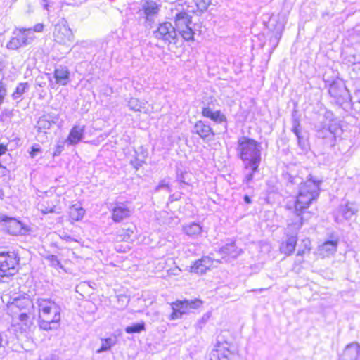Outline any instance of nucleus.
<instances>
[{
	"mask_svg": "<svg viewBox=\"0 0 360 360\" xmlns=\"http://www.w3.org/2000/svg\"><path fill=\"white\" fill-rule=\"evenodd\" d=\"M280 37H281V36H279L278 37H276L275 39H276V41H278V39H280Z\"/></svg>",
	"mask_w": 360,
	"mask_h": 360,
	"instance_id": "52",
	"label": "nucleus"
},
{
	"mask_svg": "<svg viewBox=\"0 0 360 360\" xmlns=\"http://www.w3.org/2000/svg\"><path fill=\"white\" fill-rule=\"evenodd\" d=\"M145 155H146V151H144V155H143V157H145Z\"/></svg>",
	"mask_w": 360,
	"mask_h": 360,
	"instance_id": "53",
	"label": "nucleus"
},
{
	"mask_svg": "<svg viewBox=\"0 0 360 360\" xmlns=\"http://www.w3.org/2000/svg\"><path fill=\"white\" fill-rule=\"evenodd\" d=\"M30 29H31V32L34 31L36 32H41L43 31L44 25L41 23H38L36 25H34L33 28H30Z\"/></svg>",
	"mask_w": 360,
	"mask_h": 360,
	"instance_id": "44",
	"label": "nucleus"
},
{
	"mask_svg": "<svg viewBox=\"0 0 360 360\" xmlns=\"http://www.w3.org/2000/svg\"><path fill=\"white\" fill-rule=\"evenodd\" d=\"M302 248L298 250L297 255L303 256L306 253H309L311 250V240L308 238H305L301 241Z\"/></svg>",
	"mask_w": 360,
	"mask_h": 360,
	"instance_id": "33",
	"label": "nucleus"
},
{
	"mask_svg": "<svg viewBox=\"0 0 360 360\" xmlns=\"http://www.w3.org/2000/svg\"><path fill=\"white\" fill-rule=\"evenodd\" d=\"M244 199H245V200L248 203H250V202H251V200H250V198H249V196L245 195V196L244 197Z\"/></svg>",
	"mask_w": 360,
	"mask_h": 360,
	"instance_id": "50",
	"label": "nucleus"
},
{
	"mask_svg": "<svg viewBox=\"0 0 360 360\" xmlns=\"http://www.w3.org/2000/svg\"><path fill=\"white\" fill-rule=\"evenodd\" d=\"M38 326L46 331L54 330L60 327L61 308L54 300L41 298L37 300Z\"/></svg>",
	"mask_w": 360,
	"mask_h": 360,
	"instance_id": "2",
	"label": "nucleus"
},
{
	"mask_svg": "<svg viewBox=\"0 0 360 360\" xmlns=\"http://www.w3.org/2000/svg\"><path fill=\"white\" fill-rule=\"evenodd\" d=\"M129 108L134 111H141L145 108V103L136 98H131L128 102Z\"/></svg>",
	"mask_w": 360,
	"mask_h": 360,
	"instance_id": "34",
	"label": "nucleus"
},
{
	"mask_svg": "<svg viewBox=\"0 0 360 360\" xmlns=\"http://www.w3.org/2000/svg\"><path fill=\"white\" fill-rule=\"evenodd\" d=\"M29 85L27 82L20 83L17 87L15 88L14 92L12 94V98L14 100L20 98L22 95L25 92V91L28 89Z\"/></svg>",
	"mask_w": 360,
	"mask_h": 360,
	"instance_id": "31",
	"label": "nucleus"
},
{
	"mask_svg": "<svg viewBox=\"0 0 360 360\" xmlns=\"http://www.w3.org/2000/svg\"><path fill=\"white\" fill-rule=\"evenodd\" d=\"M326 128L328 129V134L333 138H335L336 134H338V132L342 130L340 124L336 122H330Z\"/></svg>",
	"mask_w": 360,
	"mask_h": 360,
	"instance_id": "36",
	"label": "nucleus"
},
{
	"mask_svg": "<svg viewBox=\"0 0 360 360\" xmlns=\"http://www.w3.org/2000/svg\"><path fill=\"white\" fill-rule=\"evenodd\" d=\"M41 153V147L39 145L35 144L31 147V150L30 152V155L32 158H34Z\"/></svg>",
	"mask_w": 360,
	"mask_h": 360,
	"instance_id": "41",
	"label": "nucleus"
},
{
	"mask_svg": "<svg viewBox=\"0 0 360 360\" xmlns=\"http://www.w3.org/2000/svg\"><path fill=\"white\" fill-rule=\"evenodd\" d=\"M145 155H146V151H144V155H143V157H145Z\"/></svg>",
	"mask_w": 360,
	"mask_h": 360,
	"instance_id": "54",
	"label": "nucleus"
},
{
	"mask_svg": "<svg viewBox=\"0 0 360 360\" xmlns=\"http://www.w3.org/2000/svg\"><path fill=\"white\" fill-rule=\"evenodd\" d=\"M130 215V209L123 202H117L112 210V219L120 222Z\"/></svg>",
	"mask_w": 360,
	"mask_h": 360,
	"instance_id": "21",
	"label": "nucleus"
},
{
	"mask_svg": "<svg viewBox=\"0 0 360 360\" xmlns=\"http://www.w3.org/2000/svg\"><path fill=\"white\" fill-rule=\"evenodd\" d=\"M54 78L56 84L65 86L70 82V71L66 66L59 65L55 68Z\"/></svg>",
	"mask_w": 360,
	"mask_h": 360,
	"instance_id": "23",
	"label": "nucleus"
},
{
	"mask_svg": "<svg viewBox=\"0 0 360 360\" xmlns=\"http://www.w3.org/2000/svg\"><path fill=\"white\" fill-rule=\"evenodd\" d=\"M183 231L189 237L195 238L202 233L201 226L196 223H191L183 227Z\"/></svg>",
	"mask_w": 360,
	"mask_h": 360,
	"instance_id": "27",
	"label": "nucleus"
},
{
	"mask_svg": "<svg viewBox=\"0 0 360 360\" xmlns=\"http://www.w3.org/2000/svg\"><path fill=\"white\" fill-rule=\"evenodd\" d=\"M137 238V228L134 223L127 224L117 234L115 240V248L117 251L125 252L129 247L124 248L121 245L122 243H131Z\"/></svg>",
	"mask_w": 360,
	"mask_h": 360,
	"instance_id": "9",
	"label": "nucleus"
},
{
	"mask_svg": "<svg viewBox=\"0 0 360 360\" xmlns=\"http://www.w3.org/2000/svg\"><path fill=\"white\" fill-rule=\"evenodd\" d=\"M359 355H360V349L359 347L356 345H349L344 351V356L347 358H349V360H356Z\"/></svg>",
	"mask_w": 360,
	"mask_h": 360,
	"instance_id": "28",
	"label": "nucleus"
},
{
	"mask_svg": "<svg viewBox=\"0 0 360 360\" xmlns=\"http://www.w3.org/2000/svg\"><path fill=\"white\" fill-rule=\"evenodd\" d=\"M38 360H58L54 356H48L43 358H40Z\"/></svg>",
	"mask_w": 360,
	"mask_h": 360,
	"instance_id": "49",
	"label": "nucleus"
},
{
	"mask_svg": "<svg viewBox=\"0 0 360 360\" xmlns=\"http://www.w3.org/2000/svg\"><path fill=\"white\" fill-rule=\"evenodd\" d=\"M146 330V324L144 321H140L128 326L125 328L124 330L128 334L139 333Z\"/></svg>",
	"mask_w": 360,
	"mask_h": 360,
	"instance_id": "29",
	"label": "nucleus"
},
{
	"mask_svg": "<svg viewBox=\"0 0 360 360\" xmlns=\"http://www.w3.org/2000/svg\"><path fill=\"white\" fill-rule=\"evenodd\" d=\"M319 181L305 182L301 186L294 203V215L299 219V226L304 223L303 214L319 195Z\"/></svg>",
	"mask_w": 360,
	"mask_h": 360,
	"instance_id": "3",
	"label": "nucleus"
},
{
	"mask_svg": "<svg viewBox=\"0 0 360 360\" xmlns=\"http://www.w3.org/2000/svg\"><path fill=\"white\" fill-rule=\"evenodd\" d=\"M52 1V0H41V4H42L43 7L48 10L49 4Z\"/></svg>",
	"mask_w": 360,
	"mask_h": 360,
	"instance_id": "47",
	"label": "nucleus"
},
{
	"mask_svg": "<svg viewBox=\"0 0 360 360\" xmlns=\"http://www.w3.org/2000/svg\"><path fill=\"white\" fill-rule=\"evenodd\" d=\"M232 345L227 342H217L210 354V360H232Z\"/></svg>",
	"mask_w": 360,
	"mask_h": 360,
	"instance_id": "14",
	"label": "nucleus"
},
{
	"mask_svg": "<svg viewBox=\"0 0 360 360\" xmlns=\"http://www.w3.org/2000/svg\"><path fill=\"white\" fill-rule=\"evenodd\" d=\"M115 342L116 340H112L111 338L101 339V346L97 349L96 353H101L110 350Z\"/></svg>",
	"mask_w": 360,
	"mask_h": 360,
	"instance_id": "30",
	"label": "nucleus"
},
{
	"mask_svg": "<svg viewBox=\"0 0 360 360\" xmlns=\"http://www.w3.org/2000/svg\"><path fill=\"white\" fill-rule=\"evenodd\" d=\"M223 251L225 254L231 256L232 257H236L238 255L240 254L241 250H239L234 243H230L226 245L223 248Z\"/></svg>",
	"mask_w": 360,
	"mask_h": 360,
	"instance_id": "32",
	"label": "nucleus"
},
{
	"mask_svg": "<svg viewBox=\"0 0 360 360\" xmlns=\"http://www.w3.org/2000/svg\"><path fill=\"white\" fill-rule=\"evenodd\" d=\"M20 269V257L11 249L0 248V282L18 274Z\"/></svg>",
	"mask_w": 360,
	"mask_h": 360,
	"instance_id": "4",
	"label": "nucleus"
},
{
	"mask_svg": "<svg viewBox=\"0 0 360 360\" xmlns=\"http://www.w3.org/2000/svg\"><path fill=\"white\" fill-rule=\"evenodd\" d=\"M196 7L200 11H204L207 9L211 4V0H193Z\"/></svg>",
	"mask_w": 360,
	"mask_h": 360,
	"instance_id": "38",
	"label": "nucleus"
},
{
	"mask_svg": "<svg viewBox=\"0 0 360 360\" xmlns=\"http://www.w3.org/2000/svg\"><path fill=\"white\" fill-rule=\"evenodd\" d=\"M317 136L320 139H326L331 136L328 134L327 128L323 127L322 129L317 131Z\"/></svg>",
	"mask_w": 360,
	"mask_h": 360,
	"instance_id": "42",
	"label": "nucleus"
},
{
	"mask_svg": "<svg viewBox=\"0 0 360 360\" xmlns=\"http://www.w3.org/2000/svg\"><path fill=\"white\" fill-rule=\"evenodd\" d=\"M63 150V146L58 145L56 146V148L54 153H53V155L54 156L59 155Z\"/></svg>",
	"mask_w": 360,
	"mask_h": 360,
	"instance_id": "46",
	"label": "nucleus"
},
{
	"mask_svg": "<svg viewBox=\"0 0 360 360\" xmlns=\"http://www.w3.org/2000/svg\"><path fill=\"white\" fill-rule=\"evenodd\" d=\"M297 239V234H287L279 245V252L285 257L292 255L295 250Z\"/></svg>",
	"mask_w": 360,
	"mask_h": 360,
	"instance_id": "17",
	"label": "nucleus"
},
{
	"mask_svg": "<svg viewBox=\"0 0 360 360\" xmlns=\"http://www.w3.org/2000/svg\"><path fill=\"white\" fill-rule=\"evenodd\" d=\"M237 143L238 155L244 162L245 168L248 171L246 180H252L261 162V143L244 136L239 137Z\"/></svg>",
	"mask_w": 360,
	"mask_h": 360,
	"instance_id": "1",
	"label": "nucleus"
},
{
	"mask_svg": "<svg viewBox=\"0 0 360 360\" xmlns=\"http://www.w3.org/2000/svg\"><path fill=\"white\" fill-rule=\"evenodd\" d=\"M292 131L295 134L298 135L300 131V119L297 117L296 113H293L292 115Z\"/></svg>",
	"mask_w": 360,
	"mask_h": 360,
	"instance_id": "35",
	"label": "nucleus"
},
{
	"mask_svg": "<svg viewBox=\"0 0 360 360\" xmlns=\"http://www.w3.org/2000/svg\"><path fill=\"white\" fill-rule=\"evenodd\" d=\"M65 203V198L62 195L51 193L39 203V210L43 214L56 213L62 209Z\"/></svg>",
	"mask_w": 360,
	"mask_h": 360,
	"instance_id": "8",
	"label": "nucleus"
},
{
	"mask_svg": "<svg viewBox=\"0 0 360 360\" xmlns=\"http://www.w3.org/2000/svg\"><path fill=\"white\" fill-rule=\"evenodd\" d=\"M194 132L203 140L211 141L215 134L209 124L202 120L198 121L194 126Z\"/></svg>",
	"mask_w": 360,
	"mask_h": 360,
	"instance_id": "18",
	"label": "nucleus"
},
{
	"mask_svg": "<svg viewBox=\"0 0 360 360\" xmlns=\"http://www.w3.org/2000/svg\"><path fill=\"white\" fill-rule=\"evenodd\" d=\"M13 307L20 311L19 322L16 324L20 328H29L32 324L34 318L32 300L25 297L17 298L13 302Z\"/></svg>",
	"mask_w": 360,
	"mask_h": 360,
	"instance_id": "6",
	"label": "nucleus"
},
{
	"mask_svg": "<svg viewBox=\"0 0 360 360\" xmlns=\"http://www.w3.org/2000/svg\"><path fill=\"white\" fill-rule=\"evenodd\" d=\"M323 80L326 83L328 84V92L332 97L341 102L346 101L349 98V91L346 88L342 79H336L330 80L328 78H326V75H324Z\"/></svg>",
	"mask_w": 360,
	"mask_h": 360,
	"instance_id": "12",
	"label": "nucleus"
},
{
	"mask_svg": "<svg viewBox=\"0 0 360 360\" xmlns=\"http://www.w3.org/2000/svg\"><path fill=\"white\" fill-rule=\"evenodd\" d=\"M0 225L9 234L20 236L27 233L30 229L15 218L3 216L0 217Z\"/></svg>",
	"mask_w": 360,
	"mask_h": 360,
	"instance_id": "13",
	"label": "nucleus"
},
{
	"mask_svg": "<svg viewBox=\"0 0 360 360\" xmlns=\"http://www.w3.org/2000/svg\"><path fill=\"white\" fill-rule=\"evenodd\" d=\"M203 304L201 299L193 300H176L170 303L172 312L169 316L170 321H174L181 318L184 315L188 314L191 310L199 309Z\"/></svg>",
	"mask_w": 360,
	"mask_h": 360,
	"instance_id": "5",
	"label": "nucleus"
},
{
	"mask_svg": "<svg viewBox=\"0 0 360 360\" xmlns=\"http://www.w3.org/2000/svg\"><path fill=\"white\" fill-rule=\"evenodd\" d=\"M4 68V65H3L2 62H0V71H1Z\"/></svg>",
	"mask_w": 360,
	"mask_h": 360,
	"instance_id": "51",
	"label": "nucleus"
},
{
	"mask_svg": "<svg viewBox=\"0 0 360 360\" xmlns=\"http://www.w3.org/2000/svg\"><path fill=\"white\" fill-rule=\"evenodd\" d=\"M297 139V144L299 147L302 150V151H307L308 146L305 141L304 140L303 136L301 135V133H299L298 135H295Z\"/></svg>",
	"mask_w": 360,
	"mask_h": 360,
	"instance_id": "39",
	"label": "nucleus"
},
{
	"mask_svg": "<svg viewBox=\"0 0 360 360\" xmlns=\"http://www.w3.org/2000/svg\"><path fill=\"white\" fill-rule=\"evenodd\" d=\"M84 132V126H74L70 130L67 141H68L70 145L77 144L83 139Z\"/></svg>",
	"mask_w": 360,
	"mask_h": 360,
	"instance_id": "25",
	"label": "nucleus"
},
{
	"mask_svg": "<svg viewBox=\"0 0 360 360\" xmlns=\"http://www.w3.org/2000/svg\"><path fill=\"white\" fill-rule=\"evenodd\" d=\"M214 266V259L208 256H202L196 259L190 266V271L195 274H204Z\"/></svg>",
	"mask_w": 360,
	"mask_h": 360,
	"instance_id": "16",
	"label": "nucleus"
},
{
	"mask_svg": "<svg viewBox=\"0 0 360 360\" xmlns=\"http://www.w3.org/2000/svg\"><path fill=\"white\" fill-rule=\"evenodd\" d=\"M7 150V146L3 143H0V156L5 154Z\"/></svg>",
	"mask_w": 360,
	"mask_h": 360,
	"instance_id": "48",
	"label": "nucleus"
},
{
	"mask_svg": "<svg viewBox=\"0 0 360 360\" xmlns=\"http://www.w3.org/2000/svg\"><path fill=\"white\" fill-rule=\"evenodd\" d=\"M6 94V85L2 81H0V105L3 103Z\"/></svg>",
	"mask_w": 360,
	"mask_h": 360,
	"instance_id": "40",
	"label": "nucleus"
},
{
	"mask_svg": "<svg viewBox=\"0 0 360 360\" xmlns=\"http://www.w3.org/2000/svg\"><path fill=\"white\" fill-rule=\"evenodd\" d=\"M31 29L15 28L13 32V37L8 42L6 47L8 49L17 50L22 46L29 45L33 40V37H29Z\"/></svg>",
	"mask_w": 360,
	"mask_h": 360,
	"instance_id": "10",
	"label": "nucleus"
},
{
	"mask_svg": "<svg viewBox=\"0 0 360 360\" xmlns=\"http://www.w3.org/2000/svg\"><path fill=\"white\" fill-rule=\"evenodd\" d=\"M130 162L134 168L138 169V167L141 165V163L143 162V160L138 158H135L134 160H131Z\"/></svg>",
	"mask_w": 360,
	"mask_h": 360,
	"instance_id": "43",
	"label": "nucleus"
},
{
	"mask_svg": "<svg viewBox=\"0 0 360 360\" xmlns=\"http://www.w3.org/2000/svg\"><path fill=\"white\" fill-rule=\"evenodd\" d=\"M167 274L165 276H162L163 278H166L168 276H177L179 274L181 269L179 267L172 262V265L166 270Z\"/></svg>",
	"mask_w": 360,
	"mask_h": 360,
	"instance_id": "37",
	"label": "nucleus"
},
{
	"mask_svg": "<svg viewBox=\"0 0 360 360\" xmlns=\"http://www.w3.org/2000/svg\"><path fill=\"white\" fill-rule=\"evenodd\" d=\"M159 11L158 5L153 1H145L141 5L139 12H143L147 21L153 22Z\"/></svg>",
	"mask_w": 360,
	"mask_h": 360,
	"instance_id": "19",
	"label": "nucleus"
},
{
	"mask_svg": "<svg viewBox=\"0 0 360 360\" xmlns=\"http://www.w3.org/2000/svg\"><path fill=\"white\" fill-rule=\"evenodd\" d=\"M192 17L186 11H178L174 16L175 29L186 41L194 39L195 31L191 27Z\"/></svg>",
	"mask_w": 360,
	"mask_h": 360,
	"instance_id": "7",
	"label": "nucleus"
},
{
	"mask_svg": "<svg viewBox=\"0 0 360 360\" xmlns=\"http://www.w3.org/2000/svg\"><path fill=\"white\" fill-rule=\"evenodd\" d=\"M202 114L204 117L210 118L216 123L221 124L226 122V116L222 114L220 110H214L210 106L203 107L202 109Z\"/></svg>",
	"mask_w": 360,
	"mask_h": 360,
	"instance_id": "24",
	"label": "nucleus"
},
{
	"mask_svg": "<svg viewBox=\"0 0 360 360\" xmlns=\"http://www.w3.org/2000/svg\"><path fill=\"white\" fill-rule=\"evenodd\" d=\"M190 174L188 173L187 172H184V173L181 171V174H180V178L181 179H190V177L188 176ZM177 176L178 178H179V169L177 170Z\"/></svg>",
	"mask_w": 360,
	"mask_h": 360,
	"instance_id": "45",
	"label": "nucleus"
},
{
	"mask_svg": "<svg viewBox=\"0 0 360 360\" xmlns=\"http://www.w3.org/2000/svg\"><path fill=\"white\" fill-rule=\"evenodd\" d=\"M54 40L60 44L68 45L73 42L74 34L72 30L65 24L57 25L53 32Z\"/></svg>",
	"mask_w": 360,
	"mask_h": 360,
	"instance_id": "15",
	"label": "nucleus"
},
{
	"mask_svg": "<svg viewBox=\"0 0 360 360\" xmlns=\"http://www.w3.org/2000/svg\"><path fill=\"white\" fill-rule=\"evenodd\" d=\"M156 39L163 41L165 44H174L178 41L176 30L170 22L160 23L158 29L154 32Z\"/></svg>",
	"mask_w": 360,
	"mask_h": 360,
	"instance_id": "11",
	"label": "nucleus"
},
{
	"mask_svg": "<svg viewBox=\"0 0 360 360\" xmlns=\"http://www.w3.org/2000/svg\"><path fill=\"white\" fill-rule=\"evenodd\" d=\"M307 180L311 181V180H313V179L311 178H309Z\"/></svg>",
	"mask_w": 360,
	"mask_h": 360,
	"instance_id": "55",
	"label": "nucleus"
},
{
	"mask_svg": "<svg viewBox=\"0 0 360 360\" xmlns=\"http://www.w3.org/2000/svg\"><path fill=\"white\" fill-rule=\"evenodd\" d=\"M58 120V115L56 114H46L40 117L37 121L36 127L39 132H45L49 129L53 124H56Z\"/></svg>",
	"mask_w": 360,
	"mask_h": 360,
	"instance_id": "20",
	"label": "nucleus"
},
{
	"mask_svg": "<svg viewBox=\"0 0 360 360\" xmlns=\"http://www.w3.org/2000/svg\"><path fill=\"white\" fill-rule=\"evenodd\" d=\"M338 244V239L326 240L320 246L319 250L323 255L328 256L337 251Z\"/></svg>",
	"mask_w": 360,
	"mask_h": 360,
	"instance_id": "26",
	"label": "nucleus"
},
{
	"mask_svg": "<svg viewBox=\"0 0 360 360\" xmlns=\"http://www.w3.org/2000/svg\"><path fill=\"white\" fill-rule=\"evenodd\" d=\"M85 214V210L79 202L72 204L70 206L68 211V217L70 223L73 224L82 219Z\"/></svg>",
	"mask_w": 360,
	"mask_h": 360,
	"instance_id": "22",
	"label": "nucleus"
}]
</instances>
